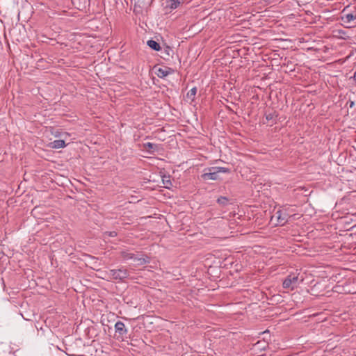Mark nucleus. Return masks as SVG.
I'll return each mask as SVG.
<instances>
[{"label":"nucleus","mask_w":356,"mask_h":356,"mask_svg":"<svg viewBox=\"0 0 356 356\" xmlns=\"http://www.w3.org/2000/svg\"><path fill=\"white\" fill-rule=\"evenodd\" d=\"M120 254L124 260L132 259L134 261V262L136 265H138V266L143 265V264L148 262L147 257V258L140 257L138 255H135L134 253L128 252V251H122L120 252Z\"/></svg>","instance_id":"f03ea898"},{"label":"nucleus","mask_w":356,"mask_h":356,"mask_svg":"<svg viewBox=\"0 0 356 356\" xmlns=\"http://www.w3.org/2000/svg\"><path fill=\"white\" fill-rule=\"evenodd\" d=\"M216 169H218V173L229 172V170L226 168H223V167H216Z\"/></svg>","instance_id":"f3484780"},{"label":"nucleus","mask_w":356,"mask_h":356,"mask_svg":"<svg viewBox=\"0 0 356 356\" xmlns=\"http://www.w3.org/2000/svg\"><path fill=\"white\" fill-rule=\"evenodd\" d=\"M207 170L208 172L202 175L204 180H217L219 178L218 169L216 167L209 168Z\"/></svg>","instance_id":"39448f33"},{"label":"nucleus","mask_w":356,"mask_h":356,"mask_svg":"<svg viewBox=\"0 0 356 356\" xmlns=\"http://www.w3.org/2000/svg\"><path fill=\"white\" fill-rule=\"evenodd\" d=\"M196 92H197V88H193L192 89H191L189 90V92L187 94V96L188 97L195 96L196 95Z\"/></svg>","instance_id":"2eb2a0df"},{"label":"nucleus","mask_w":356,"mask_h":356,"mask_svg":"<svg viewBox=\"0 0 356 356\" xmlns=\"http://www.w3.org/2000/svg\"><path fill=\"white\" fill-rule=\"evenodd\" d=\"M353 105H354V102H352L350 103V107H353Z\"/></svg>","instance_id":"6ab92c4d"},{"label":"nucleus","mask_w":356,"mask_h":356,"mask_svg":"<svg viewBox=\"0 0 356 356\" xmlns=\"http://www.w3.org/2000/svg\"><path fill=\"white\" fill-rule=\"evenodd\" d=\"M147 45L152 49L155 51H159L161 49L159 44L153 40H149L147 41Z\"/></svg>","instance_id":"9b49d317"},{"label":"nucleus","mask_w":356,"mask_h":356,"mask_svg":"<svg viewBox=\"0 0 356 356\" xmlns=\"http://www.w3.org/2000/svg\"><path fill=\"white\" fill-rule=\"evenodd\" d=\"M115 332H118L120 335H124L127 333V330L125 327L124 323L118 321L115 324Z\"/></svg>","instance_id":"0eeeda50"},{"label":"nucleus","mask_w":356,"mask_h":356,"mask_svg":"<svg viewBox=\"0 0 356 356\" xmlns=\"http://www.w3.org/2000/svg\"><path fill=\"white\" fill-rule=\"evenodd\" d=\"M228 199L226 197H220L217 200V202L219 204L225 206L228 203Z\"/></svg>","instance_id":"ddd939ff"},{"label":"nucleus","mask_w":356,"mask_h":356,"mask_svg":"<svg viewBox=\"0 0 356 356\" xmlns=\"http://www.w3.org/2000/svg\"><path fill=\"white\" fill-rule=\"evenodd\" d=\"M185 1L186 0H170L168 6L171 9H176Z\"/></svg>","instance_id":"1a4fd4ad"},{"label":"nucleus","mask_w":356,"mask_h":356,"mask_svg":"<svg viewBox=\"0 0 356 356\" xmlns=\"http://www.w3.org/2000/svg\"><path fill=\"white\" fill-rule=\"evenodd\" d=\"M291 216L290 215L288 209H282L278 210L272 218H276L277 224L284 225L288 222V220Z\"/></svg>","instance_id":"7ed1b4c3"},{"label":"nucleus","mask_w":356,"mask_h":356,"mask_svg":"<svg viewBox=\"0 0 356 356\" xmlns=\"http://www.w3.org/2000/svg\"><path fill=\"white\" fill-rule=\"evenodd\" d=\"M65 146V143L63 140H56L51 143V147L52 148L59 149L64 147Z\"/></svg>","instance_id":"9d476101"},{"label":"nucleus","mask_w":356,"mask_h":356,"mask_svg":"<svg viewBox=\"0 0 356 356\" xmlns=\"http://www.w3.org/2000/svg\"><path fill=\"white\" fill-rule=\"evenodd\" d=\"M354 79H355V80L356 81V71H355V73H354Z\"/></svg>","instance_id":"a211bd4d"},{"label":"nucleus","mask_w":356,"mask_h":356,"mask_svg":"<svg viewBox=\"0 0 356 356\" xmlns=\"http://www.w3.org/2000/svg\"><path fill=\"white\" fill-rule=\"evenodd\" d=\"M104 234L110 237H115L117 236V232L115 231L106 232L104 233Z\"/></svg>","instance_id":"dca6fc26"},{"label":"nucleus","mask_w":356,"mask_h":356,"mask_svg":"<svg viewBox=\"0 0 356 356\" xmlns=\"http://www.w3.org/2000/svg\"><path fill=\"white\" fill-rule=\"evenodd\" d=\"M299 282L298 276L294 274L289 275L283 282V287L293 290Z\"/></svg>","instance_id":"20e7f679"},{"label":"nucleus","mask_w":356,"mask_h":356,"mask_svg":"<svg viewBox=\"0 0 356 356\" xmlns=\"http://www.w3.org/2000/svg\"><path fill=\"white\" fill-rule=\"evenodd\" d=\"M163 183L165 185V187L167 188H170L172 186V182L168 177H164L163 179Z\"/></svg>","instance_id":"4468645a"},{"label":"nucleus","mask_w":356,"mask_h":356,"mask_svg":"<svg viewBox=\"0 0 356 356\" xmlns=\"http://www.w3.org/2000/svg\"><path fill=\"white\" fill-rule=\"evenodd\" d=\"M106 274L108 278L118 281H123L129 276V273L124 268L109 270Z\"/></svg>","instance_id":"f257e3e1"},{"label":"nucleus","mask_w":356,"mask_h":356,"mask_svg":"<svg viewBox=\"0 0 356 356\" xmlns=\"http://www.w3.org/2000/svg\"><path fill=\"white\" fill-rule=\"evenodd\" d=\"M345 22L347 23H350L352 21L356 19V15H354L352 13H349L345 15Z\"/></svg>","instance_id":"f8f14e48"},{"label":"nucleus","mask_w":356,"mask_h":356,"mask_svg":"<svg viewBox=\"0 0 356 356\" xmlns=\"http://www.w3.org/2000/svg\"><path fill=\"white\" fill-rule=\"evenodd\" d=\"M173 72L174 70L168 67H159L155 73L159 78H164L173 73Z\"/></svg>","instance_id":"423d86ee"},{"label":"nucleus","mask_w":356,"mask_h":356,"mask_svg":"<svg viewBox=\"0 0 356 356\" xmlns=\"http://www.w3.org/2000/svg\"><path fill=\"white\" fill-rule=\"evenodd\" d=\"M144 149L149 153L153 154L157 150V145L152 143H146L143 144Z\"/></svg>","instance_id":"6e6552de"}]
</instances>
